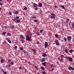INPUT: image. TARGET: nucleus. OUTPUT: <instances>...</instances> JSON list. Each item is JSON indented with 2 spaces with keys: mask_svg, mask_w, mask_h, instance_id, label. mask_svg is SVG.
Returning a JSON list of instances; mask_svg holds the SVG:
<instances>
[{
  "mask_svg": "<svg viewBox=\"0 0 74 74\" xmlns=\"http://www.w3.org/2000/svg\"><path fill=\"white\" fill-rule=\"evenodd\" d=\"M26 40L27 41H30L31 40V39L29 37L28 35H26Z\"/></svg>",
  "mask_w": 74,
  "mask_h": 74,
  "instance_id": "obj_1",
  "label": "nucleus"
},
{
  "mask_svg": "<svg viewBox=\"0 0 74 74\" xmlns=\"http://www.w3.org/2000/svg\"><path fill=\"white\" fill-rule=\"evenodd\" d=\"M55 42L57 45H60V43L58 40L55 41Z\"/></svg>",
  "mask_w": 74,
  "mask_h": 74,
  "instance_id": "obj_2",
  "label": "nucleus"
},
{
  "mask_svg": "<svg viewBox=\"0 0 74 74\" xmlns=\"http://www.w3.org/2000/svg\"><path fill=\"white\" fill-rule=\"evenodd\" d=\"M48 46V42H45V48H47V47Z\"/></svg>",
  "mask_w": 74,
  "mask_h": 74,
  "instance_id": "obj_3",
  "label": "nucleus"
},
{
  "mask_svg": "<svg viewBox=\"0 0 74 74\" xmlns=\"http://www.w3.org/2000/svg\"><path fill=\"white\" fill-rule=\"evenodd\" d=\"M67 39L69 41H71V37L70 36H68Z\"/></svg>",
  "mask_w": 74,
  "mask_h": 74,
  "instance_id": "obj_4",
  "label": "nucleus"
},
{
  "mask_svg": "<svg viewBox=\"0 0 74 74\" xmlns=\"http://www.w3.org/2000/svg\"><path fill=\"white\" fill-rule=\"evenodd\" d=\"M68 69H69V70H73V71H74V68L71 67H69L68 68Z\"/></svg>",
  "mask_w": 74,
  "mask_h": 74,
  "instance_id": "obj_5",
  "label": "nucleus"
},
{
  "mask_svg": "<svg viewBox=\"0 0 74 74\" xmlns=\"http://www.w3.org/2000/svg\"><path fill=\"white\" fill-rule=\"evenodd\" d=\"M70 21V19H69V18H67V20L66 21V25H68V23H69V21Z\"/></svg>",
  "mask_w": 74,
  "mask_h": 74,
  "instance_id": "obj_6",
  "label": "nucleus"
},
{
  "mask_svg": "<svg viewBox=\"0 0 74 74\" xmlns=\"http://www.w3.org/2000/svg\"><path fill=\"white\" fill-rule=\"evenodd\" d=\"M1 71L3 72V73L4 74H7V73L6 72L4 71V70L3 69H2Z\"/></svg>",
  "mask_w": 74,
  "mask_h": 74,
  "instance_id": "obj_7",
  "label": "nucleus"
},
{
  "mask_svg": "<svg viewBox=\"0 0 74 74\" xmlns=\"http://www.w3.org/2000/svg\"><path fill=\"white\" fill-rule=\"evenodd\" d=\"M45 59L44 58H42V59L40 62H45Z\"/></svg>",
  "mask_w": 74,
  "mask_h": 74,
  "instance_id": "obj_8",
  "label": "nucleus"
},
{
  "mask_svg": "<svg viewBox=\"0 0 74 74\" xmlns=\"http://www.w3.org/2000/svg\"><path fill=\"white\" fill-rule=\"evenodd\" d=\"M33 6L34 7H36L38 6L37 4L34 3H33Z\"/></svg>",
  "mask_w": 74,
  "mask_h": 74,
  "instance_id": "obj_9",
  "label": "nucleus"
},
{
  "mask_svg": "<svg viewBox=\"0 0 74 74\" xmlns=\"http://www.w3.org/2000/svg\"><path fill=\"white\" fill-rule=\"evenodd\" d=\"M42 55L43 57H45L47 56V54H46V53H43L42 54Z\"/></svg>",
  "mask_w": 74,
  "mask_h": 74,
  "instance_id": "obj_10",
  "label": "nucleus"
},
{
  "mask_svg": "<svg viewBox=\"0 0 74 74\" xmlns=\"http://www.w3.org/2000/svg\"><path fill=\"white\" fill-rule=\"evenodd\" d=\"M69 59L70 60V62H73V58H69Z\"/></svg>",
  "mask_w": 74,
  "mask_h": 74,
  "instance_id": "obj_11",
  "label": "nucleus"
},
{
  "mask_svg": "<svg viewBox=\"0 0 74 74\" xmlns=\"http://www.w3.org/2000/svg\"><path fill=\"white\" fill-rule=\"evenodd\" d=\"M6 40H7V41H8V42H9V43H11V41L9 40V39H6Z\"/></svg>",
  "mask_w": 74,
  "mask_h": 74,
  "instance_id": "obj_12",
  "label": "nucleus"
},
{
  "mask_svg": "<svg viewBox=\"0 0 74 74\" xmlns=\"http://www.w3.org/2000/svg\"><path fill=\"white\" fill-rule=\"evenodd\" d=\"M55 16H51L50 17V18H55Z\"/></svg>",
  "mask_w": 74,
  "mask_h": 74,
  "instance_id": "obj_13",
  "label": "nucleus"
},
{
  "mask_svg": "<svg viewBox=\"0 0 74 74\" xmlns=\"http://www.w3.org/2000/svg\"><path fill=\"white\" fill-rule=\"evenodd\" d=\"M73 52H74V50H69L70 53H71Z\"/></svg>",
  "mask_w": 74,
  "mask_h": 74,
  "instance_id": "obj_14",
  "label": "nucleus"
},
{
  "mask_svg": "<svg viewBox=\"0 0 74 74\" xmlns=\"http://www.w3.org/2000/svg\"><path fill=\"white\" fill-rule=\"evenodd\" d=\"M60 62H63V58H61L60 60Z\"/></svg>",
  "mask_w": 74,
  "mask_h": 74,
  "instance_id": "obj_15",
  "label": "nucleus"
},
{
  "mask_svg": "<svg viewBox=\"0 0 74 74\" xmlns=\"http://www.w3.org/2000/svg\"><path fill=\"white\" fill-rule=\"evenodd\" d=\"M61 7H62V8L63 9H64V10H65V8L64 7V6L63 5H62L61 6Z\"/></svg>",
  "mask_w": 74,
  "mask_h": 74,
  "instance_id": "obj_16",
  "label": "nucleus"
},
{
  "mask_svg": "<svg viewBox=\"0 0 74 74\" xmlns=\"http://www.w3.org/2000/svg\"><path fill=\"white\" fill-rule=\"evenodd\" d=\"M21 37L22 39H25V38L24 37V36L23 35H21Z\"/></svg>",
  "mask_w": 74,
  "mask_h": 74,
  "instance_id": "obj_17",
  "label": "nucleus"
},
{
  "mask_svg": "<svg viewBox=\"0 0 74 74\" xmlns=\"http://www.w3.org/2000/svg\"><path fill=\"white\" fill-rule=\"evenodd\" d=\"M38 5L39 7H42V3H39Z\"/></svg>",
  "mask_w": 74,
  "mask_h": 74,
  "instance_id": "obj_18",
  "label": "nucleus"
},
{
  "mask_svg": "<svg viewBox=\"0 0 74 74\" xmlns=\"http://www.w3.org/2000/svg\"><path fill=\"white\" fill-rule=\"evenodd\" d=\"M60 56L61 57V58L62 59H63V58H64V55H60Z\"/></svg>",
  "mask_w": 74,
  "mask_h": 74,
  "instance_id": "obj_19",
  "label": "nucleus"
},
{
  "mask_svg": "<svg viewBox=\"0 0 74 74\" xmlns=\"http://www.w3.org/2000/svg\"><path fill=\"white\" fill-rule=\"evenodd\" d=\"M42 65H43L44 66H45V65H46V62H43V63H42Z\"/></svg>",
  "mask_w": 74,
  "mask_h": 74,
  "instance_id": "obj_20",
  "label": "nucleus"
},
{
  "mask_svg": "<svg viewBox=\"0 0 74 74\" xmlns=\"http://www.w3.org/2000/svg\"><path fill=\"white\" fill-rule=\"evenodd\" d=\"M55 36L56 37V38H58V37H59V35L57 34H56L55 35Z\"/></svg>",
  "mask_w": 74,
  "mask_h": 74,
  "instance_id": "obj_21",
  "label": "nucleus"
},
{
  "mask_svg": "<svg viewBox=\"0 0 74 74\" xmlns=\"http://www.w3.org/2000/svg\"><path fill=\"white\" fill-rule=\"evenodd\" d=\"M14 14H18V11L14 12Z\"/></svg>",
  "mask_w": 74,
  "mask_h": 74,
  "instance_id": "obj_22",
  "label": "nucleus"
},
{
  "mask_svg": "<svg viewBox=\"0 0 74 74\" xmlns=\"http://www.w3.org/2000/svg\"><path fill=\"white\" fill-rule=\"evenodd\" d=\"M20 22V20H17L16 23H19Z\"/></svg>",
  "mask_w": 74,
  "mask_h": 74,
  "instance_id": "obj_23",
  "label": "nucleus"
},
{
  "mask_svg": "<svg viewBox=\"0 0 74 74\" xmlns=\"http://www.w3.org/2000/svg\"><path fill=\"white\" fill-rule=\"evenodd\" d=\"M15 18H16V19H18L19 18L18 16H17V17H16Z\"/></svg>",
  "mask_w": 74,
  "mask_h": 74,
  "instance_id": "obj_24",
  "label": "nucleus"
},
{
  "mask_svg": "<svg viewBox=\"0 0 74 74\" xmlns=\"http://www.w3.org/2000/svg\"><path fill=\"white\" fill-rule=\"evenodd\" d=\"M36 33L37 35H38V36H40V33L39 32H36Z\"/></svg>",
  "mask_w": 74,
  "mask_h": 74,
  "instance_id": "obj_25",
  "label": "nucleus"
},
{
  "mask_svg": "<svg viewBox=\"0 0 74 74\" xmlns=\"http://www.w3.org/2000/svg\"><path fill=\"white\" fill-rule=\"evenodd\" d=\"M32 51H33V52H34V53H36V50L35 49H32Z\"/></svg>",
  "mask_w": 74,
  "mask_h": 74,
  "instance_id": "obj_26",
  "label": "nucleus"
},
{
  "mask_svg": "<svg viewBox=\"0 0 74 74\" xmlns=\"http://www.w3.org/2000/svg\"><path fill=\"white\" fill-rule=\"evenodd\" d=\"M65 51L66 52V53H68V51H67V49H66L65 50Z\"/></svg>",
  "mask_w": 74,
  "mask_h": 74,
  "instance_id": "obj_27",
  "label": "nucleus"
},
{
  "mask_svg": "<svg viewBox=\"0 0 74 74\" xmlns=\"http://www.w3.org/2000/svg\"><path fill=\"white\" fill-rule=\"evenodd\" d=\"M26 9H27V8L26 7H25V8H24V9L25 10H26Z\"/></svg>",
  "mask_w": 74,
  "mask_h": 74,
  "instance_id": "obj_28",
  "label": "nucleus"
},
{
  "mask_svg": "<svg viewBox=\"0 0 74 74\" xmlns=\"http://www.w3.org/2000/svg\"><path fill=\"white\" fill-rule=\"evenodd\" d=\"M42 31H44V30L43 29H42L40 30V33H42Z\"/></svg>",
  "mask_w": 74,
  "mask_h": 74,
  "instance_id": "obj_29",
  "label": "nucleus"
},
{
  "mask_svg": "<svg viewBox=\"0 0 74 74\" xmlns=\"http://www.w3.org/2000/svg\"><path fill=\"white\" fill-rule=\"evenodd\" d=\"M7 35H8V36H11V34H10V33H8L7 34Z\"/></svg>",
  "mask_w": 74,
  "mask_h": 74,
  "instance_id": "obj_30",
  "label": "nucleus"
},
{
  "mask_svg": "<svg viewBox=\"0 0 74 74\" xmlns=\"http://www.w3.org/2000/svg\"><path fill=\"white\" fill-rule=\"evenodd\" d=\"M12 21H15L16 20V18H15L14 19H12Z\"/></svg>",
  "mask_w": 74,
  "mask_h": 74,
  "instance_id": "obj_31",
  "label": "nucleus"
},
{
  "mask_svg": "<svg viewBox=\"0 0 74 74\" xmlns=\"http://www.w3.org/2000/svg\"><path fill=\"white\" fill-rule=\"evenodd\" d=\"M21 41H22V43H24V41H23V40L22 39H21Z\"/></svg>",
  "mask_w": 74,
  "mask_h": 74,
  "instance_id": "obj_32",
  "label": "nucleus"
},
{
  "mask_svg": "<svg viewBox=\"0 0 74 74\" xmlns=\"http://www.w3.org/2000/svg\"><path fill=\"white\" fill-rule=\"evenodd\" d=\"M11 27L12 28V29L14 28V25H12L11 26Z\"/></svg>",
  "mask_w": 74,
  "mask_h": 74,
  "instance_id": "obj_33",
  "label": "nucleus"
},
{
  "mask_svg": "<svg viewBox=\"0 0 74 74\" xmlns=\"http://www.w3.org/2000/svg\"><path fill=\"white\" fill-rule=\"evenodd\" d=\"M3 35H5V34H6V32H3Z\"/></svg>",
  "mask_w": 74,
  "mask_h": 74,
  "instance_id": "obj_34",
  "label": "nucleus"
},
{
  "mask_svg": "<svg viewBox=\"0 0 74 74\" xmlns=\"http://www.w3.org/2000/svg\"><path fill=\"white\" fill-rule=\"evenodd\" d=\"M41 69H42V70H44V69H44V67L42 66L41 67Z\"/></svg>",
  "mask_w": 74,
  "mask_h": 74,
  "instance_id": "obj_35",
  "label": "nucleus"
},
{
  "mask_svg": "<svg viewBox=\"0 0 74 74\" xmlns=\"http://www.w3.org/2000/svg\"><path fill=\"white\" fill-rule=\"evenodd\" d=\"M34 21L35 22H37V20H36V19L34 20Z\"/></svg>",
  "mask_w": 74,
  "mask_h": 74,
  "instance_id": "obj_36",
  "label": "nucleus"
},
{
  "mask_svg": "<svg viewBox=\"0 0 74 74\" xmlns=\"http://www.w3.org/2000/svg\"><path fill=\"white\" fill-rule=\"evenodd\" d=\"M20 49L21 51H22V50H23V47H21Z\"/></svg>",
  "mask_w": 74,
  "mask_h": 74,
  "instance_id": "obj_37",
  "label": "nucleus"
},
{
  "mask_svg": "<svg viewBox=\"0 0 74 74\" xmlns=\"http://www.w3.org/2000/svg\"><path fill=\"white\" fill-rule=\"evenodd\" d=\"M51 15L55 16V14L53 13H51Z\"/></svg>",
  "mask_w": 74,
  "mask_h": 74,
  "instance_id": "obj_38",
  "label": "nucleus"
},
{
  "mask_svg": "<svg viewBox=\"0 0 74 74\" xmlns=\"http://www.w3.org/2000/svg\"><path fill=\"white\" fill-rule=\"evenodd\" d=\"M9 14L10 15H12V13H11V12H10L9 13Z\"/></svg>",
  "mask_w": 74,
  "mask_h": 74,
  "instance_id": "obj_39",
  "label": "nucleus"
},
{
  "mask_svg": "<svg viewBox=\"0 0 74 74\" xmlns=\"http://www.w3.org/2000/svg\"><path fill=\"white\" fill-rule=\"evenodd\" d=\"M66 40H67V39H66V37H65V38H64V40L65 41H66Z\"/></svg>",
  "mask_w": 74,
  "mask_h": 74,
  "instance_id": "obj_40",
  "label": "nucleus"
},
{
  "mask_svg": "<svg viewBox=\"0 0 74 74\" xmlns=\"http://www.w3.org/2000/svg\"><path fill=\"white\" fill-rule=\"evenodd\" d=\"M35 10H36V11H37V10H38V8H35Z\"/></svg>",
  "mask_w": 74,
  "mask_h": 74,
  "instance_id": "obj_41",
  "label": "nucleus"
},
{
  "mask_svg": "<svg viewBox=\"0 0 74 74\" xmlns=\"http://www.w3.org/2000/svg\"><path fill=\"white\" fill-rule=\"evenodd\" d=\"M32 18L33 19H36V18H37V17H33Z\"/></svg>",
  "mask_w": 74,
  "mask_h": 74,
  "instance_id": "obj_42",
  "label": "nucleus"
},
{
  "mask_svg": "<svg viewBox=\"0 0 74 74\" xmlns=\"http://www.w3.org/2000/svg\"><path fill=\"white\" fill-rule=\"evenodd\" d=\"M42 73H43V74H46V73H45V72H44V71H42Z\"/></svg>",
  "mask_w": 74,
  "mask_h": 74,
  "instance_id": "obj_43",
  "label": "nucleus"
},
{
  "mask_svg": "<svg viewBox=\"0 0 74 74\" xmlns=\"http://www.w3.org/2000/svg\"><path fill=\"white\" fill-rule=\"evenodd\" d=\"M11 65H13L14 64V62H12L11 63Z\"/></svg>",
  "mask_w": 74,
  "mask_h": 74,
  "instance_id": "obj_44",
  "label": "nucleus"
},
{
  "mask_svg": "<svg viewBox=\"0 0 74 74\" xmlns=\"http://www.w3.org/2000/svg\"><path fill=\"white\" fill-rule=\"evenodd\" d=\"M11 62V60L9 59L8 60V62L9 63H10V62Z\"/></svg>",
  "mask_w": 74,
  "mask_h": 74,
  "instance_id": "obj_45",
  "label": "nucleus"
},
{
  "mask_svg": "<svg viewBox=\"0 0 74 74\" xmlns=\"http://www.w3.org/2000/svg\"><path fill=\"white\" fill-rule=\"evenodd\" d=\"M4 62V60L3 59L1 60V62Z\"/></svg>",
  "mask_w": 74,
  "mask_h": 74,
  "instance_id": "obj_46",
  "label": "nucleus"
},
{
  "mask_svg": "<svg viewBox=\"0 0 74 74\" xmlns=\"http://www.w3.org/2000/svg\"><path fill=\"white\" fill-rule=\"evenodd\" d=\"M14 48H15V49H17V46H15L14 47Z\"/></svg>",
  "mask_w": 74,
  "mask_h": 74,
  "instance_id": "obj_47",
  "label": "nucleus"
},
{
  "mask_svg": "<svg viewBox=\"0 0 74 74\" xmlns=\"http://www.w3.org/2000/svg\"><path fill=\"white\" fill-rule=\"evenodd\" d=\"M35 68L36 69H37V67L36 66H35Z\"/></svg>",
  "mask_w": 74,
  "mask_h": 74,
  "instance_id": "obj_48",
  "label": "nucleus"
},
{
  "mask_svg": "<svg viewBox=\"0 0 74 74\" xmlns=\"http://www.w3.org/2000/svg\"><path fill=\"white\" fill-rule=\"evenodd\" d=\"M8 66L9 67H11V65H10V64H9V65H8Z\"/></svg>",
  "mask_w": 74,
  "mask_h": 74,
  "instance_id": "obj_49",
  "label": "nucleus"
},
{
  "mask_svg": "<svg viewBox=\"0 0 74 74\" xmlns=\"http://www.w3.org/2000/svg\"><path fill=\"white\" fill-rule=\"evenodd\" d=\"M53 64L51 65V67H53Z\"/></svg>",
  "mask_w": 74,
  "mask_h": 74,
  "instance_id": "obj_50",
  "label": "nucleus"
},
{
  "mask_svg": "<svg viewBox=\"0 0 74 74\" xmlns=\"http://www.w3.org/2000/svg\"><path fill=\"white\" fill-rule=\"evenodd\" d=\"M0 5H2V3H0Z\"/></svg>",
  "mask_w": 74,
  "mask_h": 74,
  "instance_id": "obj_51",
  "label": "nucleus"
},
{
  "mask_svg": "<svg viewBox=\"0 0 74 74\" xmlns=\"http://www.w3.org/2000/svg\"><path fill=\"white\" fill-rule=\"evenodd\" d=\"M19 69H22V67H19Z\"/></svg>",
  "mask_w": 74,
  "mask_h": 74,
  "instance_id": "obj_52",
  "label": "nucleus"
},
{
  "mask_svg": "<svg viewBox=\"0 0 74 74\" xmlns=\"http://www.w3.org/2000/svg\"><path fill=\"white\" fill-rule=\"evenodd\" d=\"M58 60H60V58H58Z\"/></svg>",
  "mask_w": 74,
  "mask_h": 74,
  "instance_id": "obj_53",
  "label": "nucleus"
},
{
  "mask_svg": "<svg viewBox=\"0 0 74 74\" xmlns=\"http://www.w3.org/2000/svg\"><path fill=\"white\" fill-rule=\"evenodd\" d=\"M71 73H74V71H71Z\"/></svg>",
  "mask_w": 74,
  "mask_h": 74,
  "instance_id": "obj_54",
  "label": "nucleus"
},
{
  "mask_svg": "<svg viewBox=\"0 0 74 74\" xmlns=\"http://www.w3.org/2000/svg\"><path fill=\"white\" fill-rule=\"evenodd\" d=\"M37 44H39V42H37Z\"/></svg>",
  "mask_w": 74,
  "mask_h": 74,
  "instance_id": "obj_55",
  "label": "nucleus"
},
{
  "mask_svg": "<svg viewBox=\"0 0 74 74\" xmlns=\"http://www.w3.org/2000/svg\"><path fill=\"white\" fill-rule=\"evenodd\" d=\"M59 38H61V36H59Z\"/></svg>",
  "mask_w": 74,
  "mask_h": 74,
  "instance_id": "obj_56",
  "label": "nucleus"
},
{
  "mask_svg": "<svg viewBox=\"0 0 74 74\" xmlns=\"http://www.w3.org/2000/svg\"><path fill=\"white\" fill-rule=\"evenodd\" d=\"M54 70V69L53 68L52 69V71H53V70Z\"/></svg>",
  "mask_w": 74,
  "mask_h": 74,
  "instance_id": "obj_57",
  "label": "nucleus"
},
{
  "mask_svg": "<svg viewBox=\"0 0 74 74\" xmlns=\"http://www.w3.org/2000/svg\"><path fill=\"white\" fill-rule=\"evenodd\" d=\"M26 70H25V73H26Z\"/></svg>",
  "mask_w": 74,
  "mask_h": 74,
  "instance_id": "obj_58",
  "label": "nucleus"
},
{
  "mask_svg": "<svg viewBox=\"0 0 74 74\" xmlns=\"http://www.w3.org/2000/svg\"><path fill=\"white\" fill-rule=\"evenodd\" d=\"M5 27H6V28H7V27L6 26H5Z\"/></svg>",
  "mask_w": 74,
  "mask_h": 74,
  "instance_id": "obj_59",
  "label": "nucleus"
},
{
  "mask_svg": "<svg viewBox=\"0 0 74 74\" xmlns=\"http://www.w3.org/2000/svg\"><path fill=\"white\" fill-rule=\"evenodd\" d=\"M57 6H55V8H57Z\"/></svg>",
  "mask_w": 74,
  "mask_h": 74,
  "instance_id": "obj_60",
  "label": "nucleus"
},
{
  "mask_svg": "<svg viewBox=\"0 0 74 74\" xmlns=\"http://www.w3.org/2000/svg\"><path fill=\"white\" fill-rule=\"evenodd\" d=\"M1 10V8H0V10Z\"/></svg>",
  "mask_w": 74,
  "mask_h": 74,
  "instance_id": "obj_61",
  "label": "nucleus"
},
{
  "mask_svg": "<svg viewBox=\"0 0 74 74\" xmlns=\"http://www.w3.org/2000/svg\"><path fill=\"white\" fill-rule=\"evenodd\" d=\"M61 40V39H59V40Z\"/></svg>",
  "mask_w": 74,
  "mask_h": 74,
  "instance_id": "obj_62",
  "label": "nucleus"
},
{
  "mask_svg": "<svg viewBox=\"0 0 74 74\" xmlns=\"http://www.w3.org/2000/svg\"><path fill=\"white\" fill-rule=\"evenodd\" d=\"M2 1V0H0V1Z\"/></svg>",
  "mask_w": 74,
  "mask_h": 74,
  "instance_id": "obj_63",
  "label": "nucleus"
},
{
  "mask_svg": "<svg viewBox=\"0 0 74 74\" xmlns=\"http://www.w3.org/2000/svg\"><path fill=\"white\" fill-rule=\"evenodd\" d=\"M73 67L74 68V65L73 66Z\"/></svg>",
  "mask_w": 74,
  "mask_h": 74,
  "instance_id": "obj_64",
  "label": "nucleus"
}]
</instances>
